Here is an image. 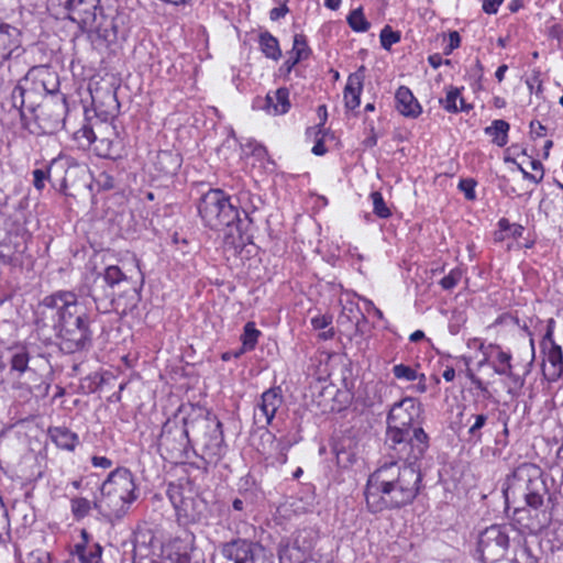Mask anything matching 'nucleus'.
<instances>
[{
	"mask_svg": "<svg viewBox=\"0 0 563 563\" xmlns=\"http://www.w3.org/2000/svg\"><path fill=\"white\" fill-rule=\"evenodd\" d=\"M497 361L498 364L493 365L494 372L498 375H507L509 377L512 376L510 353H507L503 351L500 347H498Z\"/></svg>",
	"mask_w": 563,
	"mask_h": 563,
	"instance_id": "41",
	"label": "nucleus"
},
{
	"mask_svg": "<svg viewBox=\"0 0 563 563\" xmlns=\"http://www.w3.org/2000/svg\"><path fill=\"white\" fill-rule=\"evenodd\" d=\"M29 353L25 350H20L11 357V369L24 373L29 367Z\"/></svg>",
	"mask_w": 563,
	"mask_h": 563,
	"instance_id": "46",
	"label": "nucleus"
},
{
	"mask_svg": "<svg viewBox=\"0 0 563 563\" xmlns=\"http://www.w3.org/2000/svg\"><path fill=\"white\" fill-rule=\"evenodd\" d=\"M332 322L330 316H317L311 319V325L314 330H321L328 328Z\"/></svg>",
	"mask_w": 563,
	"mask_h": 563,
	"instance_id": "57",
	"label": "nucleus"
},
{
	"mask_svg": "<svg viewBox=\"0 0 563 563\" xmlns=\"http://www.w3.org/2000/svg\"><path fill=\"white\" fill-rule=\"evenodd\" d=\"M461 44V36L459 32L452 31L449 33V44L444 48V55H450Z\"/></svg>",
	"mask_w": 563,
	"mask_h": 563,
	"instance_id": "56",
	"label": "nucleus"
},
{
	"mask_svg": "<svg viewBox=\"0 0 563 563\" xmlns=\"http://www.w3.org/2000/svg\"><path fill=\"white\" fill-rule=\"evenodd\" d=\"M292 53L297 60L306 59L310 54V48L307 45L306 37L301 34H296L294 37Z\"/></svg>",
	"mask_w": 563,
	"mask_h": 563,
	"instance_id": "47",
	"label": "nucleus"
},
{
	"mask_svg": "<svg viewBox=\"0 0 563 563\" xmlns=\"http://www.w3.org/2000/svg\"><path fill=\"white\" fill-rule=\"evenodd\" d=\"M60 168H65V164L63 158L57 157L49 162V164L44 168H37L33 170V185L37 190H42L45 187V181L49 180L52 172Z\"/></svg>",
	"mask_w": 563,
	"mask_h": 563,
	"instance_id": "29",
	"label": "nucleus"
},
{
	"mask_svg": "<svg viewBox=\"0 0 563 563\" xmlns=\"http://www.w3.org/2000/svg\"><path fill=\"white\" fill-rule=\"evenodd\" d=\"M91 463L95 467L109 468L112 465V461L106 456H92Z\"/></svg>",
	"mask_w": 563,
	"mask_h": 563,
	"instance_id": "62",
	"label": "nucleus"
},
{
	"mask_svg": "<svg viewBox=\"0 0 563 563\" xmlns=\"http://www.w3.org/2000/svg\"><path fill=\"white\" fill-rule=\"evenodd\" d=\"M421 412L413 398L394 404L387 417L386 443L399 460L419 461L429 448V437L421 427H415Z\"/></svg>",
	"mask_w": 563,
	"mask_h": 563,
	"instance_id": "3",
	"label": "nucleus"
},
{
	"mask_svg": "<svg viewBox=\"0 0 563 563\" xmlns=\"http://www.w3.org/2000/svg\"><path fill=\"white\" fill-rule=\"evenodd\" d=\"M265 109L272 114H285L290 109L289 90L285 87L278 88L273 93H267Z\"/></svg>",
	"mask_w": 563,
	"mask_h": 563,
	"instance_id": "25",
	"label": "nucleus"
},
{
	"mask_svg": "<svg viewBox=\"0 0 563 563\" xmlns=\"http://www.w3.org/2000/svg\"><path fill=\"white\" fill-rule=\"evenodd\" d=\"M511 547L514 555L510 559V563H538L537 558L527 545L526 539L516 534V537L512 538Z\"/></svg>",
	"mask_w": 563,
	"mask_h": 563,
	"instance_id": "28",
	"label": "nucleus"
},
{
	"mask_svg": "<svg viewBox=\"0 0 563 563\" xmlns=\"http://www.w3.org/2000/svg\"><path fill=\"white\" fill-rule=\"evenodd\" d=\"M510 532L515 533L510 527L493 525L479 534L478 551L484 561L494 563L506 558L512 544Z\"/></svg>",
	"mask_w": 563,
	"mask_h": 563,
	"instance_id": "7",
	"label": "nucleus"
},
{
	"mask_svg": "<svg viewBox=\"0 0 563 563\" xmlns=\"http://www.w3.org/2000/svg\"><path fill=\"white\" fill-rule=\"evenodd\" d=\"M235 203L239 205V209L241 208L240 212L243 218V207L249 208L251 216L262 205V199L258 196L252 195L250 191H241L236 197Z\"/></svg>",
	"mask_w": 563,
	"mask_h": 563,
	"instance_id": "38",
	"label": "nucleus"
},
{
	"mask_svg": "<svg viewBox=\"0 0 563 563\" xmlns=\"http://www.w3.org/2000/svg\"><path fill=\"white\" fill-rule=\"evenodd\" d=\"M110 133L107 136L97 137L92 150L95 154L102 158H117L120 156L121 141L113 131V128H109Z\"/></svg>",
	"mask_w": 563,
	"mask_h": 563,
	"instance_id": "22",
	"label": "nucleus"
},
{
	"mask_svg": "<svg viewBox=\"0 0 563 563\" xmlns=\"http://www.w3.org/2000/svg\"><path fill=\"white\" fill-rule=\"evenodd\" d=\"M460 95L461 90L459 88L452 86L449 88L445 99L441 100V103L446 111L452 113L459 112L456 100L460 98Z\"/></svg>",
	"mask_w": 563,
	"mask_h": 563,
	"instance_id": "48",
	"label": "nucleus"
},
{
	"mask_svg": "<svg viewBox=\"0 0 563 563\" xmlns=\"http://www.w3.org/2000/svg\"><path fill=\"white\" fill-rule=\"evenodd\" d=\"M93 505L102 516L110 520L121 519L131 506L130 503L113 493H109L103 487H101V497Z\"/></svg>",
	"mask_w": 563,
	"mask_h": 563,
	"instance_id": "16",
	"label": "nucleus"
},
{
	"mask_svg": "<svg viewBox=\"0 0 563 563\" xmlns=\"http://www.w3.org/2000/svg\"><path fill=\"white\" fill-rule=\"evenodd\" d=\"M22 46L21 31L0 22V67Z\"/></svg>",
	"mask_w": 563,
	"mask_h": 563,
	"instance_id": "17",
	"label": "nucleus"
},
{
	"mask_svg": "<svg viewBox=\"0 0 563 563\" xmlns=\"http://www.w3.org/2000/svg\"><path fill=\"white\" fill-rule=\"evenodd\" d=\"M393 374L397 379L413 382L416 379L426 380L424 374H418L417 371L405 364H397L393 367Z\"/></svg>",
	"mask_w": 563,
	"mask_h": 563,
	"instance_id": "39",
	"label": "nucleus"
},
{
	"mask_svg": "<svg viewBox=\"0 0 563 563\" xmlns=\"http://www.w3.org/2000/svg\"><path fill=\"white\" fill-rule=\"evenodd\" d=\"M31 96H32V91L29 88V85H24V77H23L11 92L12 106L15 109L21 110V113L23 114L22 110L26 106V98H30Z\"/></svg>",
	"mask_w": 563,
	"mask_h": 563,
	"instance_id": "36",
	"label": "nucleus"
},
{
	"mask_svg": "<svg viewBox=\"0 0 563 563\" xmlns=\"http://www.w3.org/2000/svg\"><path fill=\"white\" fill-rule=\"evenodd\" d=\"M23 563H49L51 555L47 551L36 549L29 552L22 560Z\"/></svg>",
	"mask_w": 563,
	"mask_h": 563,
	"instance_id": "53",
	"label": "nucleus"
},
{
	"mask_svg": "<svg viewBox=\"0 0 563 563\" xmlns=\"http://www.w3.org/2000/svg\"><path fill=\"white\" fill-rule=\"evenodd\" d=\"M66 111L65 96L51 97L40 107V112L35 117L38 120L47 121V128L53 131L64 123Z\"/></svg>",
	"mask_w": 563,
	"mask_h": 563,
	"instance_id": "15",
	"label": "nucleus"
},
{
	"mask_svg": "<svg viewBox=\"0 0 563 563\" xmlns=\"http://www.w3.org/2000/svg\"><path fill=\"white\" fill-rule=\"evenodd\" d=\"M190 440L186 419H167L162 427L157 439V448L161 455L168 461H178L187 454Z\"/></svg>",
	"mask_w": 563,
	"mask_h": 563,
	"instance_id": "6",
	"label": "nucleus"
},
{
	"mask_svg": "<svg viewBox=\"0 0 563 563\" xmlns=\"http://www.w3.org/2000/svg\"><path fill=\"white\" fill-rule=\"evenodd\" d=\"M504 0H484L483 10L487 14H496Z\"/></svg>",
	"mask_w": 563,
	"mask_h": 563,
	"instance_id": "59",
	"label": "nucleus"
},
{
	"mask_svg": "<svg viewBox=\"0 0 563 563\" xmlns=\"http://www.w3.org/2000/svg\"><path fill=\"white\" fill-rule=\"evenodd\" d=\"M549 495L542 470L532 463H522L507 477L504 496L507 509L514 508V515L526 508L538 510L544 505Z\"/></svg>",
	"mask_w": 563,
	"mask_h": 563,
	"instance_id": "5",
	"label": "nucleus"
},
{
	"mask_svg": "<svg viewBox=\"0 0 563 563\" xmlns=\"http://www.w3.org/2000/svg\"><path fill=\"white\" fill-rule=\"evenodd\" d=\"M75 553L80 563H102V548L98 543L76 544Z\"/></svg>",
	"mask_w": 563,
	"mask_h": 563,
	"instance_id": "30",
	"label": "nucleus"
},
{
	"mask_svg": "<svg viewBox=\"0 0 563 563\" xmlns=\"http://www.w3.org/2000/svg\"><path fill=\"white\" fill-rule=\"evenodd\" d=\"M499 230L495 232V241L501 242L506 238L518 239L522 235L525 228L518 223H510L508 219L501 218L498 221Z\"/></svg>",
	"mask_w": 563,
	"mask_h": 563,
	"instance_id": "33",
	"label": "nucleus"
},
{
	"mask_svg": "<svg viewBox=\"0 0 563 563\" xmlns=\"http://www.w3.org/2000/svg\"><path fill=\"white\" fill-rule=\"evenodd\" d=\"M261 49L267 58L277 60L282 56L278 41L268 32H264L260 35Z\"/></svg>",
	"mask_w": 563,
	"mask_h": 563,
	"instance_id": "35",
	"label": "nucleus"
},
{
	"mask_svg": "<svg viewBox=\"0 0 563 563\" xmlns=\"http://www.w3.org/2000/svg\"><path fill=\"white\" fill-rule=\"evenodd\" d=\"M154 164L163 175H174L181 166V157L172 151H161L157 153Z\"/></svg>",
	"mask_w": 563,
	"mask_h": 563,
	"instance_id": "26",
	"label": "nucleus"
},
{
	"mask_svg": "<svg viewBox=\"0 0 563 563\" xmlns=\"http://www.w3.org/2000/svg\"><path fill=\"white\" fill-rule=\"evenodd\" d=\"M260 335L261 331L255 328V324L253 322H247L244 325V332L242 334L243 350H253Z\"/></svg>",
	"mask_w": 563,
	"mask_h": 563,
	"instance_id": "42",
	"label": "nucleus"
},
{
	"mask_svg": "<svg viewBox=\"0 0 563 563\" xmlns=\"http://www.w3.org/2000/svg\"><path fill=\"white\" fill-rule=\"evenodd\" d=\"M71 514L76 520H80L88 516L91 506L90 501L84 497H76L70 500Z\"/></svg>",
	"mask_w": 563,
	"mask_h": 563,
	"instance_id": "43",
	"label": "nucleus"
},
{
	"mask_svg": "<svg viewBox=\"0 0 563 563\" xmlns=\"http://www.w3.org/2000/svg\"><path fill=\"white\" fill-rule=\"evenodd\" d=\"M402 461L385 463L368 476L364 496L371 512L398 509L417 497L422 481L418 461Z\"/></svg>",
	"mask_w": 563,
	"mask_h": 563,
	"instance_id": "2",
	"label": "nucleus"
},
{
	"mask_svg": "<svg viewBox=\"0 0 563 563\" xmlns=\"http://www.w3.org/2000/svg\"><path fill=\"white\" fill-rule=\"evenodd\" d=\"M52 441L64 450L73 451L79 442L78 435L65 427L49 429Z\"/></svg>",
	"mask_w": 563,
	"mask_h": 563,
	"instance_id": "27",
	"label": "nucleus"
},
{
	"mask_svg": "<svg viewBox=\"0 0 563 563\" xmlns=\"http://www.w3.org/2000/svg\"><path fill=\"white\" fill-rule=\"evenodd\" d=\"M509 123L505 120H494L492 125L485 129V133L493 137V142L503 147L508 142Z\"/></svg>",
	"mask_w": 563,
	"mask_h": 563,
	"instance_id": "32",
	"label": "nucleus"
},
{
	"mask_svg": "<svg viewBox=\"0 0 563 563\" xmlns=\"http://www.w3.org/2000/svg\"><path fill=\"white\" fill-rule=\"evenodd\" d=\"M85 289L86 295L93 300L97 311L101 313L111 311L118 291L108 285L107 282L98 275H93L91 279H88Z\"/></svg>",
	"mask_w": 563,
	"mask_h": 563,
	"instance_id": "11",
	"label": "nucleus"
},
{
	"mask_svg": "<svg viewBox=\"0 0 563 563\" xmlns=\"http://www.w3.org/2000/svg\"><path fill=\"white\" fill-rule=\"evenodd\" d=\"M187 544L185 547V551L183 553L177 554V559L175 563H200L199 560L196 559L195 548H194V541L195 536L194 534H187L186 537Z\"/></svg>",
	"mask_w": 563,
	"mask_h": 563,
	"instance_id": "45",
	"label": "nucleus"
},
{
	"mask_svg": "<svg viewBox=\"0 0 563 563\" xmlns=\"http://www.w3.org/2000/svg\"><path fill=\"white\" fill-rule=\"evenodd\" d=\"M126 14L117 12L115 15L107 18L100 13L97 18V26L88 30L96 31L106 41L114 42L126 35Z\"/></svg>",
	"mask_w": 563,
	"mask_h": 563,
	"instance_id": "14",
	"label": "nucleus"
},
{
	"mask_svg": "<svg viewBox=\"0 0 563 563\" xmlns=\"http://www.w3.org/2000/svg\"><path fill=\"white\" fill-rule=\"evenodd\" d=\"M380 44L385 49H389L393 44H396L400 41V34L399 32L393 31V29L389 25H386L380 31Z\"/></svg>",
	"mask_w": 563,
	"mask_h": 563,
	"instance_id": "50",
	"label": "nucleus"
},
{
	"mask_svg": "<svg viewBox=\"0 0 563 563\" xmlns=\"http://www.w3.org/2000/svg\"><path fill=\"white\" fill-rule=\"evenodd\" d=\"M101 487L108 489L109 493L120 496L130 504L137 498L135 494L136 485L134 483V476L131 471L125 467H118L112 471Z\"/></svg>",
	"mask_w": 563,
	"mask_h": 563,
	"instance_id": "10",
	"label": "nucleus"
},
{
	"mask_svg": "<svg viewBox=\"0 0 563 563\" xmlns=\"http://www.w3.org/2000/svg\"><path fill=\"white\" fill-rule=\"evenodd\" d=\"M371 199L373 201V212L382 219H387L391 216V211L386 205L383 195L379 191H373L371 194Z\"/></svg>",
	"mask_w": 563,
	"mask_h": 563,
	"instance_id": "44",
	"label": "nucleus"
},
{
	"mask_svg": "<svg viewBox=\"0 0 563 563\" xmlns=\"http://www.w3.org/2000/svg\"><path fill=\"white\" fill-rule=\"evenodd\" d=\"M396 109L405 117L417 118L422 109L408 87L400 86L395 93Z\"/></svg>",
	"mask_w": 563,
	"mask_h": 563,
	"instance_id": "20",
	"label": "nucleus"
},
{
	"mask_svg": "<svg viewBox=\"0 0 563 563\" xmlns=\"http://www.w3.org/2000/svg\"><path fill=\"white\" fill-rule=\"evenodd\" d=\"M530 133L536 135L537 137H541L545 133V126L542 125L539 121H531Z\"/></svg>",
	"mask_w": 563,
	"mask_h": 563,
	"instance_id": "63",
	"label": "nucleus"
},
{
	"mask_svg": "<svg viewBox=\"0 0 563 563\" xmlns=\"http://www.w3.org/2000/svg\"><path fill=\"white\" fill-rule=\"evenodd\" d=\"M117 291L130 285L123 272L114 265L108 266L102 274H97Z\"/></svg>",
	"mask_w": 563,
	"mask_h": 563,
	"instance_id": "31",
	"label": "nucleus"
},
{
	"mask_svg": "<svg viewBox=\"0 0 563 563\" xmlns=\"http://www.w3.org/2000/svg\"><path fill=\"white\" fill-rule=\"evenodd\" d=\"M462 278V272L460 269H452L449 275L444 276L440 280V285L443 289H453Z\"/></svg>",
	"mask_w": 563,
	"mask_h": 563,
	"instance_id": "54",
	"label": "nucleus"
},
{
	"mask_svg": "<svg viewBox=\"0 0 563 563\" xmlns=\"http://www.w3.org/2000/svg\"><path fill=\"white\" fill-rule=\"evenodd\" d=\"M363 69L364 66H362L358 71L350 75L344 88L345 107L350 110H354L360 106V96L363 89L364 80V76L362 74Z\"/></svg>",
	"mask_w": 563,
	"mask_h": 563,
	"instance_id": "24",
	"label": "nucleus"
},
{
	"mask_svg": "<svg viewBox=\"0 0 563 563\" xmlns=\"http://www.w3.org/2000/svg\"><path fill=\"white\" fill-rule=\"evenodd\" d=\"M299 554V550L296 548L286 547L279 551L280 563H295L292 556Z\"/></svg>",
	"mask_w": 563,
	"mask_h": 563,
	"instance_id": "58",
	"label": "nucleus"
},
{
	"mask_svg": "<svg viewBox=\"0 0 563 563\" xmlns=\"http://www.w3.org/2000/svg\"><path fill=\"white\" fill-rule=\"evenodd\" d=\"M29 84H41L43 92L51 97H55L54 93L59 87L57 75L44 65L34 66L26 73L24 85Z\"/></svg>",
	"mask_w": 563,
	"mask_h": 563,
	"instance_id": "18",
	"label": "nucleus"
},
{
	"mask_svg": "<svg viewBox=\"0 0 563 563\" xmlns=\"http://www.w3.org/2000/svg\"><path fill=\"white\" fill-rule=\"evenodd\" d=\"M346 20L350 27L355 32H366L371 27V23L364 16L362 7L351 11Z\"/></svg>",
	"mask_w": 563,
	"mask_h": 563,
	"instance_id": "37",
	"label": "nucleus"
},
{
	"mask_svg": "<svg viewBox=\"0 0 563 563\" xmlns=\"http://www.w3.org/2000/svg\"><path fill=\"white\" fill-rule=\"evenodd\" d=\"M207 428H211L209 439L205 442V452L209 456H220L224 443L222 423L217 418H206Z\"/></svg>",
	"mask_w": 563,
	"mask_h": 563,
	"instance_id": "23",
	"label": "nucleus"
},
{
	"mask_svg": "<svg viewBox=\"0 0 563 563\" xmlns=\"http://www.w3.org/2000/svg\"><path fill=\"white\" fill-rule=\"evenodd\" d=\"M333 451L336 456V462L339 465L346 467L354 462V454L350 451H346L342 444H335Z\"/></svg>",
	"mask_w": 563,
	"mask_h": 563,
	"instance_id": "52",
	"label": "nucleus"
},
{
	"mask_svg": "<svg viewBox=\"0 0 563 563\" xmlns=\"http://www.w3.org/2000/svg\"><path fill=\"white\" fill-rule=\"evenodd\" d=\"M256 550H262L257 543L238 538L223 543L220 552L224 559L234 563H250L253 562Z\"/></svg>",
	"mask_w": 563,
	"mask_h": 563,
	"instance_id": "13",
	"label": "nucleus"
},
{
	"mask_svg": "<svg viewBox=\"0 0 563 563\" xmlns=\"http://www.w3.org/2000/svg\"><path fill=\"white\" fill-rule=\"evenodd\" d=\"M99 0H63L62 3L68 11V16L76 22L81 29L97 26V18L99 16Z\"/></svg>",
	"mask_w": 563,
	"mask_h": 563,
	"instance_id": "9",
	"label": "nucleus"
},
{
	"mask_svg": "<svg viewBox=\"0 0 563 563\" xmlns=\"http://www.w3.org/2000/svg\"><path fill=\"white\" fill-rule=\"evenodd\" d=\"M428 62L434 69L439 68L442 64L451 65L450 59H443L442 56L438 53L430 55L428 57Z\"/></svg>",
	"mask_w": 563,
	"mask_h": 563,
	"instance_id": "61",
	"label": "nucleus"
},
{
	"mask_svg": "<svg viewBox=\"0 0 563 563\" xmlns=\"http://www.w3.org/2000/svg\"><path fill=\"white\" fill-rule=\"evenodd\" d=\"M288 8L286 4H283L277 8H273L269 12V18L272 21H277L280 18H284L288 13Z\"/></svg>",
	"mask_w": 563,
	"mask_h": 563,
	"instance_id": "60",
	"label": "nucleus"
},
{
	"mask_svg": "<svg viewBox=\"0 0 563 563\" xmlns=\"http://www.w3.org/2000/svg\"><path fill=\"white\" fill-rule=\"evenodd\" d=\"M74 137L78 142L79 146L86 148L93 145L97 135L89 124H84L74 133Z\"/></svg>",
	"mask_w": 563,
	"mask_h": 563,
	"instance_id": "40",
	"label": "nucleus"
},
{
	"mask_svg": "<svg viewBox=\"0 0 563 563\" xmlns=\"http://www.w3.org/2000/svg\"><path fill=\"white\" fill-rule=\"evenodd\" d=\"M117 292L111 311L120 314L132 312L139 305L141 296L135 286L129 285Z\"/></svg>",
	"mask_w": 563,
	"mask_h": 563,
	"instance_id": "21",
	"label": "nucleus"
},
{
	"mask_svg": "<svg viewBox=\"0 0 563 563\" xmlns=\"http://www.w3.org/2000/svg\"><path fill=\"white\" fill-rule=\"evenodd\" d=\"M494 424L495 422L489 420L487 413L470 415L463 424L466 428V440L474 444L481 443L489 427Z\"/></svg>",
	"mask_w": 563,
	"mask_h": 563,
	"instance_id": "19",
	"label": "nucleus"
},
{
	"mask_svg": "<svg viewBox=\"0 0 563 563\" xmlns=\"http://www.w3.org/2000/svg\"><path fill=\"white\" fill-rule=\"evenodd\" d=\"M547 360L552 367L549 373L550 379H556L563 376V352L560 345L553 344L548 352Z\"/></svg>",
	"mask_w": 563,
	"mask_h": 563,
	"instance_id": "34",
	"label": "nucleus"
},
{
	"mask_svg": "<svg viewBox=\"0 0 563 563\" xmlns=\"http://www.w3.org/2000/svg\"><path fill=\"white\" fill-rule=\"evenodd\" d=\"M475 186L476 181L471 178L461 179L459 183V188L464 192V196L467 200H474L476 198Z\"/></svg>",
	"mask_w": 563,
	"mask_h": 563,
	"instance_id": "55",
	"label": "nucleus"
},
{
	"mask_svg": "<svg viewBox=\"0 0 563 563\" xmlns=\"http://www.w3.org/2000/svg\"><path fill=\"white\" fill-rule=\"evenodd\" d=\"M198 212L207 227L217 231L228 229L227 238L233 240L238 236L242 241L243 233L253 222L249 208L243 207L242 218L238 205L222 189H210L202 195Z\"/></svg>",
	"mask_w": 563,
	"mask_h": 563,
	"instance_id": "4",
	"label": "nucleus"
},
{
	"mask_svg": "<svg viewBox=\"0 0 563 563\" xmlns=\"http://www.w3.org/2000/svg\"><path fill=\"white\" fill-rule=\"evenodd\" d=\"M284 402L283 391L280 387H272L265 390L254 412L255 423L267 427L272 423L277 410Z\"/></svg>",
	"mask_w": 563,
	"mask_h": 563,
	"instance_id": "12",
	"label": "nucleus"
},
{
	"mask_svg": "<svg viewBox=\"0 0 563 563\" xmlns=\"http://www.w3.org/2000/svg\"><path fill=\"white\" fill-rule=\"evenodd\" d=\"M92 318L73 291L46 296L36 310L35 334L45 345L56 344L66 354L88 350L92 344Z\"/></svg>",
	"mask_w": 563,
	"mask_h": 563,
	"instance_id": "1",
	"label": "nucleus"
},
{
	"mask_svg": "<svg viewBox=\"0 0 563 563\" xmlns=\"http://www.w3.org/2000/svg\"><path fill=\"white\" fill-rule=\"evenodd\" d=\"M263 429L264 431L261 434L262 449L257 448V450L263 454L272 453L279 439H276L275 434L267 430V427H263Z\"/></svg>",
	"mask_w": 563,
	"mask_h": 563,
	"instance_id": "49",
	"label": "nucleus"
},
{
	"mask_svg": "<svg viewBox=\"0 0 563 563\" xmlns=\"http://www.w3.org/2000/svg\"><path fill=\"white\" fill-rule=\"evenodd\" d=\"M291 443L286 439H279L271 454H275V460L279 464L287 462V452L290 449Z\"/></svg>",
	"mask_w": 563,
	"mask_h": 563,
	"instance_id": "51",
	"label": "nucleus"
},
{
	"mask_svg": "<svg viewBox=\"0 0 563 563\" xmlns=\"http://www.w3.org/2000/svg\"><path fill=\"white\" fill-rule=\"evenodd\" d=\"M325 152H327V147L324 145L323 139L322 137L317 139V141L312 147V153L314 155L320 156V155L325 154Z\"/></svg>",
	"mask_w": 563,
	"mask_h": 563,
	"instance_id": "64",
	"label": "nucleus"
},
{
	"mask_svg": "<svg viewBox=\"0 0 563 563\" xmlns=\"http://www.w3.org/2000/svg\"><path fill=\"white\" fill-rule=\"evenodd\" d=\"M169 498L179 522L194 523L203 518L206 503L198 496H183L178 488H173L169 490Z\"/></svg>",
	"mask_w": 563,
	"mask_h": 563,
	"instance_id": "8",
	"label": "nucleus"
}]
</instances>
